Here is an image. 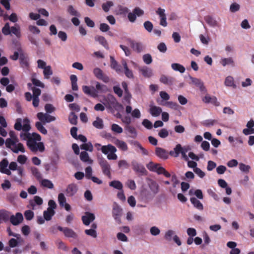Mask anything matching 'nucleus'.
<instances>
[{"instance_id":"nucleus-1","label":"nucleus","mask_w":254,"mask_h":254,"mask_svg":"<svg viewBox=\"0 0 254 254\" xmlns=\"http://www.w3.org/2000/svg\"><path fill=\"white\" fill-rule=\"evenodd\" d=\"M14 128L17 130L22 129L23 132L20 133V137L23 140H26L27 142L29 141L34 136V133H30L28 132L30 129L31 127L30 121L27 118H25L23 120L21 118L17 119L14 125Z\"/></svg>"},{"instance_id":"nucleus-2","label":"nucleus","mask_w":254,"mask_h":254,"mask_svg":"<svg viewBox=\"0 0 254 254\" xmlns=\"http://www.w3.org/2000/svg\"><path fill=\"white\" fill-rule=\"evenodd\" d=\"M10 138H7L5 141V145L9 148L15 153H18L19 152H25V148L21 143L18 142L15 132L13 131H10L9 133Z\"/></svg>"},{"instance_id":"nucleus-3","label":"nucleus","mask_w":254,"mask_h":254,"mask_svg":"<svg viewBox=\"0 0 254 254\" xmlns=\"http://www.w3.org/2000/svg\"><path fill=\"white\" fill-rule=\"evenodd\" d=\"M37 117L40 121L36 123V127L40 132L44 134H46L47 130L43 126V125L55 121L56 120V117L50 115L48 113H44L43 112L38 113L37 114Z\"/></svg>"},{"instance_id":"nucleus-4","label":"nucleus","mask_w":254,"mask_h":254,"mask_svg":"<svg viewBox=\"0 0 254 254\" xmlns=\"http://www.w3.org/2000/svg\"><path fill=\"white\" fill-rule=\"evenodd\" d=\"M41 139L40 135L36 133H34L33 137L27 142V145L31 151L43 152L44 151V144L43 142H40Z\"/></svg>"},{"instance_id":"nucleus-5","label":"nucleus","mask_w":254,"mask_h":254,"mask_svg":"<svg viewBox=\"0 0 254 254\" xmlns=\"http://www.w3.org/2000/svg\"><path fill=\"white\" fill-rule=\"evenodd\" d=\"M103 104L105 107L111 111L117 110L118 108L122 107V106L118 102L115 97L111 95L108 94L104 98Z\"/></svg>"},{"instance_id":"nucleus-6","label":"nucleus","mask_w":254,"mask_h":254,"mask_svg":"<svg viewBox=\"0 0 254 254\" xmlns=\"http://www.w3.org/2000/svg\"><path fill=\"white\" fill-rule=\"evenodd\" d=\"M8 169L9 170L12 171H17L18 175L17 176L12 175H10L11 176L12 180L16 182H17L19 184L21 183L22 182V177L23 176V171L24 169L22 167H18L17 164L15 162H11L10 163L9 166H8Z\"/></svg>"},{"instance_id":"nucleus-7","label":"nucleus","mask_w":254,"mask_h":254,"mask_svg":"<svg viewBox=\"0 0 254 254\" xmlns=\"http://www.w3.org/2000/svg\"><path fill=\"white\" fill-rule=\"evenodd\" d=\"M2 32L5 35H8L12 33L17 38L21 37L20 28L18 24H15L14 26L10 27L9 23H6L2 28Z\"/></svg>"},{"instance_id":"nucleus-8","label":"nucleus","mask_w":254,"mask_h":254,"mask_svg":"<svg viewBox=\"0 0 254 254\" xmlns=\"http://www.w3.org/2000/svg\"><path fill=\"white\" fill-rule=\"evenodd\" d=\"M93 72L94 76L99 80H102L105 83H108L110 81L109 77L105 74L103 70L99 67L93 69Z\"/></svg>"},{"instance_id":"nucleus-9","label":"nucleus","mask_w":254,"mask_h":254,"mask_svg":"<svg viewBox=\"0 0 254 254\" xmlns=\"http://www.w3.org/2000/svg\"><path fill=\"white\" fill-rule=\"evenodd\" d=\"M99 163L102 168V170L104 174L107 175L109 178H111V167L108 162L106 160L101 159L100 160Z\"/></svg>"},{"instance_id":"nucleus-10","label":"nucleus","mask_w":254,"mask_h":254,"mask_svg":"<svg viewBox=\"0 0 254 254\" xmlns=\"http://www.w3.org/2000/svg\"><path fill=\"white\" fill-rule=\"evenodd\" d=\"M122 208L116 202L113 204V216L115 219L119 223L121 222L120 217L122 214Z\"/></svg>"},{"instance_id":"nucleus-11","label":"nucleus","mask_w":254,"mask_h":254,"mask_svg":"<svg viewBox=\"0 0 254 254\" xmlns=\"http://www.w3.org/2000/svg\"><path fill=\"white\" fill-rule=\"evenodd\" d=\"M82 90L85 94L88 95L93 98L97 97L96 86L94 87L83 85L82 86Z\"/></svg>"},{"instance_id":"nucleus-12","label":"nucleus","mask_w":254,"mask_h":254,"mask_svg":"<svg viewBox=\"0 0 254 254\" xmlns=\"http://www.w3.org/2000/svg\"><path fill=\"white\" fill-rule=\"evenodd\" d=\"M95 219V216L93 213L86 212L85 215L82 217V220L84 225L88 226L90 223L93 222Z\"/></svg>"},{"instance_id":"nucleus-13","label":"nucleus","mask_w":254,"mask_h":254,"mask_svg":"<svg viewBox=\"0 0 254 254\" xmlns=\"http://www.w3.org/2000/svg\"><path fill=\"white\" fill-rule=\"evenodd\" d=\"M78 187L75 184H70L68 185L65 190V193L67 196H73L77 191Z\"/></svg>"},{"instance_id":"nucleus-14","label":"nucleus","mask_w":254,"mask_h":254,"mask_svg":"<svg viewBox=\"0 0 254 254\" xmlns=\"http://www.w3.org/2000/svg\"><path fill=\"white\" fill-rule=\"evenodd\" d=\"M8 162L6 159H3L0 162V172L7 175H11V172L7 168Z\"/></svg>"},{"instance_id":"nucleus-15","label":"nucleus","mask_w":254,"mask_h":254,"mask_svg":"<svg viewBox=\"0 0 254 254\" xmlns=\"http://www.w3.org/2000/svg\"><path fill=\"white\" fill-rule=\"evenodd\" d=\"M94 84L96 85L97 97L98 96L99 93H105L109 91V89L106 85L102 84L98 81H95Z\"/></svg>"},{"instance_id":"nucleus-16","label":"nucleus","mask_w":254,"mask_h":254,"mask_svg":"<svg viewBox=\"0 0 254 254\" xmlns=\"http://www.w3.org/2000/svg\"><path fill=\"white\" fill-rule=\"evenodd\" d=\"M202 101L205 103H211L216 107L220 106V103L217 101V98L215 96H210L207 94L203 98Z\"/></svg>"},{"instance_id":"nucleus-17","label":"nucleus","mask_w":254,"mask_h":254,"mask_svg":"<svg viewBox=\"0 0 254 254\" xmlns=\"http://www.w3.org/2000/svg\"><path fill=\"white\" fill-rule=\"evenodd\" d=\"M23 219V215L20 213H17L15 215H11L10 217V222L13 225H17L20 223Z\"/></svg>"},{"instance_id":"nucleus-18","label":"nucleus","mask_w":254,"mask_h":254,"mask_svg":"<svg viewBox=\"0 0 254 254\" xmlns=\"http://www.w3.org/2000/svg\"><path fill=\"white\" fill-rule=\"evenodd\" d=\"M155 154L159 158L166 159L168 158L167 151L161 147H157L155 148Z\"/></svg>"},{"instance_id":"nucleus-19","label":"nucleus","mask_w":254,"mask_h":254,"mask_svg":"<svg viewBox=\"0 0 254 254\" xmlns=\"http://www.w3.org/2000/svg\"><path fill=\"white\" fill-rule=\"evenodd\" d=\"M130 46L132 49L137 53H141L144 49V45L139 42H134L132 41L130 42Z\"/></svg>"},{"instance_id":"nucleus-20","label":"nucleus","mask_w":254,"mask_h":254,"mask_svg":"<svg viewBox=\"0 0 254 254\" xmlns=\"http://www.w3.org/2000/svg\"><path fill=\"white\" fill-rule=\"evenodd\" d=\"M131 165L132 169L136 172L143 174L146 172L145 168L135 161H133Z\"/></svg>"},{"instance_id":"nucleus-21","label":"nucleus","mask_w":254,"mask_h":254,"mask_svg":"<svg viewBox=\"0 0 254 254\" xmlns=\"http://www.w3.org/2000/svg\"><path fill=\"white\" fill-rule=\"evenodd\" d=\"M114 143L123 151H127L128 150V146L126 142L124 141L116 139Z\"/></svg>"},{"instance_id":"nucleus-22","label":"nucleus","mask_w":254,"mask_h":254,"mask_svg":"<svg viewBox=\"0 0 254 254\" xmlns=\"http://www.w3.org/2000/svg\"><path fill=\"white\" fill-rule=\"evenodd\" d=\"M157 102L160 105L166 106L174 110H177L179 107V105L177 104V103L172 101L164 102L163 100L160 101L159 99H157Z\"/></svg>"},{"instance_id":"nucleus-23","label":"nucleus","mask_w":254,"mask_h":254,"mask_svg":"<svg viewBox=\"0 0 254 254\" xmlns=\"http://www.w3.org/2000/svg\"><path fill=\"white\" fill-rule=\"evenodd\" d=\"M182 146L181 144H177L174 147L173 150L170 151L169 154L170 155L174 157H178L179 154L182 155Z\"/></svg>"},{"instance_id":"nucleus-24","label":"nucleus","mask_w":254,"mask_h":254,"mask_svg":"<svg viewBox=\"0 0 254 254\" xmlns=\"http://www.w3.org/2000/svg\"><path fill=\"white\" fill-rule=\"evenodd\" d=\"M148 185L151 190V194L153 195V196H154L158 192V185L155 181L150 180L149 182L148 183Z\"/></svg>"},{"instance_id":"nucleus-25","label":"nucleus","mask_w":254,"mask_h":254,"mask_svg":"<svg viewBox=\"0 0 254 254\" xmlns=\"http://www.w3.org/2000/svg\"><path fill=\"white\" fill-rule=\"evenodd\" d=\"M162 109L156 106L150 105L149 112L153 117H158L162 113Z\"/></svg>"},{"instance_id":"nucleus-26","label":"nucleus","mask_w":254,"mask_h":254,"mask_svg":"<svg viewBox=\"0 0 254 254\" xmlns=\"http://www.w3.org/2000/svg\"><path fill=\"white\" fill-rule=\"evenodd\" d=\"M138 70L142 75L145 77H150L153 74L152 70L150 68L146 66L142 67H139Z\"/></svg>"},{"instance_id":"nucleus-27","label":"nucleus","mask_w":254,"mask_h":254,"mask_svg":"<svg viewBox=\"0 0 254 254\" xmlns=\"http://www.w3.org/2000/svg\"><path fill=\"white\" fill-rule=\"evenodd\" d=\"M190 78L191 80V82L192 84H193L197 87H199L201 91H203L204 90H205V87L204 86L203 83L200 79L196 78H194L191 76H190Z\"/></svg>"},{"instance_id":"nucleus-28","label":"nucleus","mask_w":254,"mask_h":254,"mask_svg":"<svg viewBox=\"0 0 254 254\" xmlns=\"http://www.w3.org/2000/svg\"><path fill=\"white\" fill-rule=\"evenodd\" d=\"M122 63L125 69V74L126 76L128 78H133L134 76L132 71L128 68L127 62L123 60Z\"/></svg>"},{"instance_id":"nucleus-29","label":"nucleus","mask_w":254,"mask_h":254,"mask_svg":"<svg viewBox=\"0 0 254 254\" xmlns=\"http://www.w3.org/2000/svg\"><path fill=\"white\" fill-rule=\"evenodd\" d=\"M221 64L223 66L226 65H235V62L232 58L229 57L227 58H223L220 61Z\"/></svg>"},{"instance_id":"nucleus-30","label":"nucleus","mask_w":254,"mask_h":254,"mask_svg":"<svg viewBox=\"0 0 254 254\" xmlns=\"http://www.w3.org/2000/svg\"><path fill=\"white\" fill-rule=\"evenodd\" d=\"M43 203V199L39 196H35L33 200L30 201V204L31 205L32 209H35V204L40 205Z\"/></svg>"},{"instance_id":"nucleus-31","label":"nucleus","mask_w":254,"mask_h":254,"mask_svg":"<svg viewBox=\"0 0 254 254\" xmlns=\"http://www.w3.org/2000/svg\"><path fill=\"white\" fill-rule=\"evenodd\" d=\"M190 200L191 203L193 205L194 207L200 210H203V204L197 198L194 197H192L190 198Z\"/></svg>"},{"instance_id":"nucleus-32","label":"nucleus","mask_w":254,"mask_h":254,"mask_svg":"<svg viewBox=\"0 0 254 254\" xmlns=\"http://www.w3.org/2000/svg\"><path fill=\"white\" fill-rule=\"evenodd\" d=\"M132 144L134 146L138 148L143 155H149V152L147 149H146L145 148H144L141 144L138 142L137 141H133L132 142Z\"/></svg>"},{"instance_id":"nucleus-33","label":"nucleus","mask_w":254,"mask_h":254,"mask_svg":"<svg viewBox=\"0 0 254 254\" xmlns=\"http://www.w3.org/2000/svg\"><path fill=\"white\" fill-rule=\"evenodd\" d=\"M80 158L83 162H87L90 164L93 163V160L89 158V155L86 151L81 152L80 154Z\"/></svg>"},{"instance_id":"nucleus-34","label":"nucleus","mask_w":254,"mask_h":254,"mask_svg":"<svg viewBox=\"0 0 254 254\" xmlns=\"http://www.w3.org/2000/svg\"><path fill=\"white\" fill-rule=\"evenodd\" d=\"M205 20L208 24L212 27L218 26V22L212 17L210 16H207L205 18Z\"/></svg>"},{"instance_id":"nucleus-35","label":"nucleus","mask_w":254,"mask_h":254,"mask_svg":"<svg viewBox=\"0 0 254 254\" xmlns=\"http://www.w3.org/2000/svg\"><path fill=\"white\" fill-rule=\"evenodd\" d=\"M96 41L98 42L101 45L104 46L106 49H109L108 42L106 39L102 36H97L95 37Z\"/></svg>"},{"instance_id":"nucleus-36","label":"nucleus","mask_w":254,"mask_h":254,"mask_svg":"<svg viewBox=\"0 0 254 254\" xmlns=\"http://www.w3.org/2000/svg\"><path fill=\"white\" fill-rule=\"evenodd\" d=\"M160 81L164 84L170 85L173 84L174 79L173 77L162 75L160 77Z\"/></svg>"},{"instance_id":"nucleus-37","label":"nucleus","mask_w":254,"mask_h":254,"mask_svg":"<svg viewBox=\"0 0 254 254\" xmlns=\"http://www.w3.org/2000/svg\"><path fill=\"white\" fill-rule=\"evenodd\" d=\"M126 130L129 133V136L131 138H136L137 136V132L135 128L130 126H127Z\"/></svg>"},{"instance_id":"nucleus-38","label":"nucleus","mask_w":254,"mask_h":254,"mask_svg":"<svg viewBox=\"0 0 254 254\" xmlns=\"http://www.w3.org/2000/svg\"><path fill=\"white\" fill-rule=\"evenodd\" d=\"M41 185L45 188L49 189H52L54 188V184L52 182L48 179H43L40 180Z\"/></svg>"},{"instance_id":"nucleus-39","label":"nucleus","mask_w":254,"mask_h":254,"mask_svg":"<svg viewBox=\"0 0 254 254\" xmlns=\"http://www.w3.org/2000/svg\"><path fill=\"white\" fill-rule=\"evenodd\" d=\"M116 147L111 145L108 144L107 145H104L101 147V150L105 154H109V152L113 151Z\"/></svg>"},{"instance_id":"nucleus-40","label":"nucleus","mask_w":254,"mask_h":254,"mask_svg":"<svg viewBox=\"0 0 254 254\" xmlns=\"http://www.w3.org/2000/svg\"><path fill=\"white\" fill-rule=\"evenodd\" d=\"M10 217V214L8 211L4 210H0V219H1L2 221H8Z\"/></svg>"},{"instance_id":"nucleus-41","label":"nucleus","mask_w":254,"mask_h":254,"mask_svg":"<svg viewBox=\"0 0 254 254\" xmlns=\"http://www.w3.org/2000/svg\"><path fill=\"white\" fill-rule=\"evenodd\" d=\"M64 235L65 237L76 238L77 237L76 234L70 229L65 228L64 231Z\"/></svg>"},{"instance_id":"nucleus-42","label":"nucleus","mask_w":254,"mask_h":254,"mask_svg":"<svg viewBox=\"0 0 254 254\" xmlns=\"http://www.w3.org/2000/svg\"><path fill=\"white\" fill-rule=\"evenodd\" d=\"M43 74L45 78L49 79L50 76L53 74V71L50 65H47L43 69Z\"/></svg>"},{"instance_id":"nucleus-43","label":"nucleus","mask_w":254,"mask_h":254,"mask_svg":"<svg viewBox=\"0 0 254 254\" xmlns=\"http://www.w3.org/2000/svg\"><path fill=\"white\" fill-rule=\"evenodd\" d=\"M55 214V211L49 210L47 209L44 211L43 215L44 219L47 221H49L52 219L53 216Z\"/></svg>"},{"instance_id":"nucleus-44","label":"nucleus","mask_w":254,"mask_h":254,"mask_svg":"<svg viewBox=\"0 0 254 254\" xmlns=\"http://www.w3.org/2000/svg\"><path fill=\"white\" fill-rule=\"evenodd\" d=\"M173 69L176 71H179L181 73H184L185 71V68L181 64L177 63H174L171 64Z\"/></svg>"},{"instance_id":"nucleus-45","label":"nucleus","mask_w":254,"mask_h":254,"mask_svg":"<svg viewBox=\"0 0 254 254\" xmlns=\"http://www.w3.org/2000/svg\"><path fill=\"white\" fill-rule=\"evenodd\" d=\"M175 235V233L173 230H169L165 232L164 238L168 241H171Z\"/></svg>"},{"instance_id":"nucleus-46","label":"nucleus","mask_w":254,"mask_h":254,"mask_svg":"<svg viewBox=\"0 0 254 254\" xmlns=\"http://www.w3.org/2000/svg\"><path fill=\"white\" fill-rule=\"evenodd\" d=\"M191 150V147L189 145H185L182 146V158L186 161L189 160L188 156L187 155V153Z\"/></svg>"},{"instance_id":"nucleus-47","label":"nucleus","mask_w":254,"mask_h":254,"mask_svg":"<svg viewBox=\"0 0 254 254\" xmlns=\"http://www.w3.org/2000/svg\"><path fill=\"white\" fill-rule=\"evenodd\" d=\"M93 125L97 128L102 129L104 127L103 120L99 117H97L96 120L93 122Z\"/></svg>"},{"instance_id":"nucleus-48","label":"nucleus","mask_w":254,"mask_h":254,"mask_svg":"<svg viewBox=\"0 0 254 254\" xmlns=\"http://www.w3.org/2000/svg\"><path fill=\"white\" fill-rule=\"evenodd\" d=\"M218 123L217 120H212V119H209L205 120L203 123L202 125L204 126L207 127H210L211 126H214L216 124H217Z\"/></svg>"},{"instance_id":"nucleus-49","label":"nucleus","mask_w":254,"mask_h":254,"mask_svg":"<svg viewBox=\"0 0 254 254\" xmlns=\"http://www.w3.org/2000/svg\"><path fill=\"white\" fill-rule=\"evenodd\" d=\"M110 186L119 190H122L123 186L122 183L119 181H113L110 183Z\"/></svg>"},{"instance_id":"nucleus-50","label":"nucleus","mask_w":254,"mask_h":254,"mask_svg":"<svg viewBox=\"0 0 254 254\" xmlns=\"http://www.w3.org/2000/svg\"><path fill=\"white\" fill-rule=\"evenodd\" d=\"M111 59V66L112 68L116 70V71L119 72L121 71V68L120 66L118 65V63L117 61L114 59V58L111 56L110 57Z\"/></svg>"},{"instance_id":"nucleus-51","label":"nucleus","mask_w":254,"mask_h":254,"mask_svg":"<svg viewBox=\"0 0 254 254\" xmlns=\"http://www.w3.org/2000/svg\"><path fill=\"white\" fill-rule=\"evenodd\" d=\"M225 84L227 86H231L234 88L236 87V85L234 84V78L231 76H228L226 78Z\"/></svg>"},{"instance_id":"nucleus-52","label":"nucleus","mask_w":254,"mask_h":254,"mask_svg":"<svg viewBox=\"0 0 254 254\" xmlns=\"http://www.w3.org/2000/svg\"><path fill=\"white\" fill-rule=\"evenodd\" d=\"M77 116L75 114L72 112L69 115L68 120L71 124L75 125L77 124Z\"/></svg>"},{"instance_id":"nucleus-53","label":"nucleus","mask_w":254,"mask_h":254,"mask_svg":"<svg viewBox=\"0 0 254 254\" xmlns=\"http://www.w3.org/2000/svg\"><path fill=\"white\" fill-rule=\"evenodd\" d=\"M31 171L32 174L36 178L37 180H41L42 179V175L37 168L35 167H31Z\"/></svg>"},{"instance_id":"nucleus-54","label":"nucleus","mask_w":254,"mask_h":254,"mask_svg":"<svg viewBox=\"0 0 254 254\" xmlns=\"http://www.w3.org/2000/svg\"><path fill=\"white\" fill-rule=\"evenodd\" d=\"M67 12L71 15L76 16L77 17H80V13L75 10L72 5H69L67 7Z\"/></svg>"},{"instance_id":"nucleus-55","label":"nucleus","mask_w":254,"mask_h":254,"mask_svg":"<svg viewBox=\"0 0 254 254\" xmlns=\"http://www.w3.org/2000/svg\"><path fill=\"white\" fill-rule=\"evenodd\" d=\"M140 195L142 197L145 198L146 199L151 198L153 197V195L151 194V192H149L146 189H143L141 192Z\"/></svg>"},{"instance_id":"nucleus-56","label":"nucleus","mask_w":254,"mask_h":254,"mask_svg":"<svg viewBox=\"0 0 254 254\" xmlns=\"http://www.w3.org/2000/svg\"><path fill=\"white\" fill-rule=\"evenodd\" d=\"M80 148L81 149L89 151L90 152H92L93 150V147L91 142L82 144L80 146Z\"/></svg>"},{"instance_id":"nucleus-57","label":"nucleus","mask_w":254,"mask_h":254,"mask_svg":"<svg viewBox=\"0 0 254 254\" xmlns=\"http://www.w3.org/2000/svg\"><path fill=\"white\" fill-rule=\"evenodd\" d=\"M159 166V164L154 163L153 162H150L147 164L146 167L149 170L156 172Z\"/></svg>"},{"instance_id":"nucleus-58","label":"nucleus","mask_w":254,"mask_h":254,"mask_svg":"<svg viewBox=\"0 0 254 254\" xmlns=\"http://www.w3.org/2000/svg\"><path fill=\"white\" fill-rule=\"evenodd\" d=\"M240 170L243 172L248 173L249 172L251 169V166L248 165H246L243 163H240L239 164Z\"/></svg>"},{"instance_id":"nucleus-59","label":"nucleus","mask_w":254,"mask_h":254,"mask_svg":"<svg viewBox=\"0 0 254 254\" xmlns=\"http://www.w3.org/2000/svg\"><path fill=\"white\" fill-rule=\"evenodd\" d=\"M58 201L61 206L64 207L66 203V198L63 193H60L58 195Z\"/></svg>"},{"instance_id":"nucleus-60","label":"nucleus","mask_w":254,"mask_h":254,"mask_svg":"<svg viewBox=\"0 0 254 254\" xmlns=\"http://www.w3.org/2000/svg\"><path fill=\"white\" fill-rule=\"evenodd\" d=\"M160 230L156 226H152L150 228V233L152 236H158L160 234Z\"/></svg>"},{"instance_id":"nucleus-61","label":"nucleus","mask_w":254,"mask_h":254,"mask_svg":"<svg viewBox=\"0 0 254 254\" xmlns=\"http://www.w3.org/2000/svg\"><path fill=\"white\" fill-rule=\"evenodd\" d=\"M22 241V240L21 239L19 240L17 238V239L12 238L9 241L8 244L10 248H14L17 246L18 243H20Z\"/></svg>"},{"instance_id":"nucleus-62","label":"nucleus","mask_w":254,"mask_h":254,"mask_svg":"<svg viewBox=\"0 0 254 254\" xmlns=\"http://www.w3.org/2000/svg\"><path fill=\"white\" fill-rule=\"evenodd\" d=\"M158 135L162 138H165L169 135L168 130L165 128H162L159 131Z\"/></svg>"},{"instance_id":"nucleus-63","label":"nucleus","mask_w":254,"mask_h":254,"mask_svg":"<svg viewBox=\"0 0 254 254\" xmlns=\"http://www.w3.org/2000/svg\"><path fill=\"white\" fill-rule=\"evenodd\" d=\"M143 62L147 64H150L152 62L151 56L149 54H146L142 56Z\"/></svg>"},{"instance_id":"nucleus-64","label":"nucleus","mask_w":254,"mask_h":254,"mask_svg":"<svg viewBox=\"0 0 254 254\" xmlns=\"http://www.w3.org/2000/svg\"><path fill=\"white\" fill-rule=\"evenodd\" d=\"M111 129L114 132L118 133H121L123 131V128L115 124H113L112 125Z\"/></svg>"}]
</instances>
